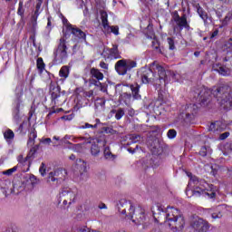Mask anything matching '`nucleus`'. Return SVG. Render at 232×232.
I'll use <instances>...</instances> for the list:
<instances>
[{
  "mask_svg": "<svg viewBox=\"0 0 232 232\" xmlns=\"http://www.w3.org/2000/svg\"><path fill=\"white\" fill-rule=\"evenodd\" d=\"M72 137H73V136L65 135V136H64V139H65V140H72Z\"/></svg>",
  "mask_w": 232,
  "mask_h": 232,
  "instance_id": "61",
  "label": "nucleus"
},
{
  "mask_svg": "<svg viewBox=\"0 0 232 232\" xmlns=\"http://www.w3.org/2000/svg\"><path fill=\"white\" fill-rule=\"evenodd\" d=\"M17 160H18V162L20 163V164H24V160L23 159V156H18V158H17Z\"/></svg>",
  "mask_w": 232,
  "mask_h": 232,
  "instance_id": "56",
  "label": "nucleus"
},
{
  "mask_svg": "<svg viewBox=\"0 0 232 232\" xmlns=\"http://www.w3.org/2000/svg\"><path fill=\"white\" fill-rule=\"evenodd\" d=\"M131 142H139L140 141V135L139 134H131L130 137Z\"/></svg>",
  "mask_w": 232,
  "mask_h": 232,
  "instance_id": "39",
  "label": "nucleus"
},
{
  "mask_svg": "<svg viewBox=\"0 0 232 232\" xmlns=\"http://www.w3.org/2000/svg\"><path fill=\"white\" fill-rule=\"evenodd\" d=\"M42 142L44 144H50L52 142V139H50V138L44 139V140H42Z\"/></svg>",
  "mask_w": 232,
  "mask_h": 232,
  "instance_id": "53",
  "label": "nucleus"
},
{
  "mask_svg": "<svg viewBox=\"0 0 232 232\" xmlns=\"http://www.w3.org/2000/svg\"><path fill=\"white\" fill-rule=\"evenodd\" d=\"M91 75L92 78L97 79V81H102L104 79V74L99 69L92 68Z\"/></svg>",
  "mask_w": 232,
  "mask_h": 232,
  "instance_id": "21",
  "label": "nucleus"
},
{
  "mask_svg": "<svg viewBox=\"0 0 232 232\" xmlns=\"http://www.w3.org/2000/svg\"><path fill=\"white\" fill-rule=\"evenodd\" d=\"M125 64L127 66L128 72H130V70H132V68H137V62H135L133 60H126L125 59Z\"/></svg>",
  "mask_w": 232,
  "mask_h": 232,
  "instance_id": "28",
  "label": "nucleus"
},
{
  "mask_svg": "<svg viewBox=\"0 0 232 232\" xmlns=\"http://www.w3.org/2000/svg\"><path fill=\"white\" fill-rule=\"evenodd\" d=\"M128 152L129 153H135V150L131 149V148H129L128 149Z\"/></svg>",
  "mask_w": 232,
  "mask_h": 232,
  "instance_id": "63",
  "label": "nucleus"
},
{
  "mask_svg": "<svg viewBox=\"0 0 232 232\" xmlns=\"http://www.w3.org/2000/svg\"><path fill=\"white\" fill-rule=\"evenodd\" d=\"M130 90H131V94H132V97L134 99H140V94L139 93L140 90V86L139 84H131L130 86Z\"/></svg>",
  "mask_w": 232,
  "mask_h": 232,
  "instance_id": "20",
  "label": "nucleus"
},
{
  "mask_svg": "<svg viewBox=\"0 0 232 232\" xmlns=\"http://www.w3.org/2000/svg\"><path fill=\"white\" fill-rule=\"evenodd\" d=\"M14 137L15 134L14 133L13 130L7 129L5 131H4V138L7 143L12 144Z\"/></svg>",
  "mask_w": 232,
  "mask_h": 232,
  "instance_id": "19",
  "label": "nucleus"
},
{
  "mask_svg": "<svg viewBox=\"0 0 232 232\" xmlns=\"http://www.w3.org/2000/svg\"><path fill=\"white\" fill-rule=\"evenodd\" d=\"M39 171H40L42 177H44V175H46V165H44V163L41 164Z\"/></svg>",
  "mask_w": 232,
  "mask_h": 232,
  "instance_id": "40",
  "label": "nucleus"
},
{
  "mask_svg": "<svg viewBox=\"0 0 232 232\" xmlns=\"http://www.w3.org/2000/svg\"><path fill=\"white\" fill-rule=\"evenodd\" d=\"M69 30H71V34L74 35L75 39H80L81 41H84V43H86V33L82 32V30L72 25L69 26Z\"/></svg>",
  "mask_w": 232,
  "mask_h": 232,
  "instance_id": "12",
  "label": "nucleus"
},
{
  "mask_svg": "<svg viewBox=\"0 0 232 232\" xmlns=\"http://www.w3.org/2000/svg\"><path fill=\"white\" fill-rule=\"evenodd\" d=\"M100 142L101 140H96V141L92 143L91 155H92V157H99V154L101 153V147H99Z\"/></svg>",
  "mask_w": 232,
  "mask_h": 232,
  "instance_id": "17",
  "label": "nucleus"
},
{
  "mask_svg": "<svg viewBox=\"0 0 232 232\" xmlns=\"http://www.w3.org/2000/svg\"><path fill=\"white\" fill-rule=\"evenodd\" d=\"M101 19L103 28L110 29V24L108 23V13H106V11H101Z\"/></svg>",
  "mask_w": 232,
  "mask_h": 232,
  "instance_id": "23",
  "label": "nucleus"
},
{
  "mask_svg": "<svg viewBox=\"0 0 232 232\" xmlns=\"http://www.w3.org/2000/svg\"><path fill=\"white\" fill-rule=\"evenodd\" d=\"M169 50H175V40L173 38H167Z\"/></svg>",
  "mask_w": 232,
  "mask_h": 232,
  "instance_id": "38",
  "label": "nucleus"
},
{
  "mask_svg": "<svg viewBox=\"0 0 232 232\" xmlns=\"http://www.w3.org/2000/svg\"><path fill=\"white\" fill-rule=\"evenodd\" d=\"M109 52H110V55L114 59H121V53H119V46L113 45Z\"/></svg>",
  "mask_w": 232,
  "mask_h": 232,
  "instance_id": "25",
  "label": "nucleus"
},
{
  "mask_svg": "<svg viewBox=\"0 0 232 232\" xmlns=\"http://www.w3.org/2000/svg\"><path fill=\"white\" fill-rule=\"evenodd\" d=\"M70 160H75V155L72 154L70 157H69Z\"/></svg>",
  "mask_w": 232,
  "mask_h": 232,
  "instance_id": "64",
  "label": "nucleus"
},
{
  "mask_svg": "<svg viewBox=\"0 0 232 232\" xmlns=\"http://www.w3.org/2000/svg\"><path fill=\"white\" fill-rule=\"evenodd\" d=\"M63 206H68V204L70 205V201L68 199L64 198L63 201Z\"/></svg>",
  "mask_w": 232,
  "mask_h": 232,
  "instance_id": "59",
  "label": "nucleus"
},
{
  "mask_svg": "<svg viewBox=\"0 0 232 232\" xmlns=\"http://www.w3.org/2000/svg\"><path fill=\"white\" fill-rule=\"evenodd\" d=\"M29 181L32 184L33 188H34V186H37V184H41V180L39 179H37V177L31 175L29 177Z\"/></svg>",
  "mask_w": 232,
  "mask_h": 232,
  "instance_id": "32",
  "label": "nucleus"
},
{
  "mask_svg": "<svg viewBox=\"0 0 232 232\" xmlns=\"http://www.w3.org/2000/svg\"><path fill=\"white\" fill-rule=\"evenodd\" d=\"M115 70L119 75H126L128 73V67L126 65V59L118 61L115 63Z\"/></svg>",
  "mask_w": 232,
  "mask_h": 232,
  "instance_id": "11",
  "label": "nucleus"
},
{
  "mask_svg": "<svg viewBox=\"0 0 232 232\" xmlns=\"http://www.w3.org/2000/svg\"><path fill=\"white\" fill-rule=\"evenodd\" d=\"M39 16H36L35 14H33L32 16V19H31V22H32V24H33V28H37V19H38Z\"/></svg>",
  "mask_w": 232,
  "mask_h": 232,
  "instance_id": "41",
  "label": "nucleus"
},
{
  "mask_svg": "<svg viewBox=\"0 0 232 232\" xmlns=\"http://www.w3.org/2000/svg\"><path fill=\"white\" fill-rule=\"evenodd\" d=\"M117 208L121 215H124L127 220H131L135 226H142L146 222V211L142 207H137L131 201L121 198L117 203Z\"/></svg>",
  "mask_w": 232,
  "mask_h": 232,
  "instance_id": "4",
  "label": "nucleus"
},
{
  "mask_svg": "<svg viewBox=\"0 0 232 232\" xmlns=\"http://www.w3.org/2000/svg\"><path fill=\"white\" fill-rule=\"evenodd\" d=\"M115 112V119L117 121H121V117H124V109L120 108L117 111H114Z\"/></svg>",
  "mask_w": 232,
  "mask_h": 232,
  "instance_id": "33",
  "label": "nucleus"
},
{
  "mask_svg": "<svg viewBox=\"0 0 232 232\" xmlns=\"http://www.w3.org/2000/svg\"><path fill=\"white\" fill-rule=\"evenodd\" d=\"M212 218H214V220H217V218H222V213H220V212L213 213L212 214Z\"/></svg>",
  "mask_w": 232,
  "mask_h": 232,
  "instance_id": "48",
  "label": "nucleus"
},
{
  "mask_svg": "<svg viewBox=\"0 0 232 232\" xmlns=\"http://www.w3.org/2000/svg\"><path fill=\"white\" fill-rule=\"evenodd\" d=\"M152 213L156 222L164 220L165 226H168L173 232L181 231V229H184V226H186L184 215H182L179 208L168 207L166 211H164L162 207L157 205Z\"/></svg>",
  "mask_w": 232,
  "mask_h": 232,
  "instance_id": "3",
  "label": "nucleus"
},
{
  "mask_svg": "<svg viewBox=\"0 0 232 232\" xmlns=\"http://www.w3.org/2000/svg\"><path fill=\"white\" fill-rule=\"evenodd\" d=\"M171 23L174 34H180L183 28L189 30V24H188L186 15L180 16L178 12L174 14Z\"/></svg>",
  "mask_w": 232,
  "mask_h": 232,
  "instance_id": "6",
  "label": "nucleus"
},
{
  "mask_svg": "<svg viewBox=\"0 0 232 232\" xmlns=\"http://www.w3.org/2000/svg\"><path fill=\"white\" fill-rule=\"evenodd\" d=\"M188 177H190L188 186L192 188L193 197H205V198H215L217 194L213 191V185L206 182V180H199L197 176L188 172Z\"/></svg>",
  "mask_w": 232,
  "mask_h": 232,
  "instance_id": "5",
  "label": "nucleus"
},
{
  "mask_svg": "<svg viewBox=\"0 0 232 232\" xmlns=\"http://www.w3.org/2000/svg\"><path fill=\"white\" fill-rule=\"evenodd\" d=\"M35 139H37V132L35 131V130H34L29 134V139H28V141H27V146L32 148L34 146V144H35Z\"/></svg>",
  "mask_w": 232,
  "mask_h": 232,
  "instance_id": "24",
  "label": "nucleus"
},
{
  "mask_svg": "<svg viewBox=\"0 0 232 232\" xmlns=\"http://www.w3.org/2000/svg\"><path fill=\"white\" fill-rule=\"evenodd\" d=\"M152 46L153 48H155L156 50L159 49V43L155 40L152 41Z\"/></svg>",
  "mask_w": 232,
  "mask_h": 232,
  "instance_id": "55",
  "label": "nucleus"
},
{
  "mask_svg": "<svg viewBox=\"0 0 232 232\" xmlns=\"http://www.w3.org/2000/svg\"><path fill=\"white\" fill-rule=\"evenodd\" d=\"M227 128V125L223 121H218L210 124L209 131H224Z\"/></svg>",
  "mask_w": 232,
  "mask_h": 232,
  "instance_id": "14",
  "label": "nucleus"
},
{
  "mask_svg": "<svg viewBox=\"0 0 232 232\" xmlns=\"http://www.w3.org/2000/svg\"><path fill=\"white\" fill-rule=\"evenodd\" d=\"M15 171H17V166L3 171V175H7L8 177H10V175L15 173Z\"/></svg>",
  "mask_w": 232,
  "mask_h": 232,
  "instance_id": "37",
  "label": "nucleus"
},
{
  "mask_svg": "<svg viewBox=\"0 0 232 232\" xmlns=\"http://www.w3.org/2000/svg\"><path fill=\"white\" fill-rule=\"evenodd\" d=\"M167 136L169 139H175V137H177V130H175V129L169 130Z\"/></svg>",
  "mask_w": 232,
  "mask_h": 232,
  "instance_id": "36",
  "label": "nucleus"
},
{
  "mask_svg": "<svg viewBox=\"0 0 232 232\" xmlns=\"http://www.w3.org/2000/svg\"><path fill=\"white\" fill-rule=\"evenodd\" d=\"M197 12L199 17H201V19L204 21V23H208V13H206V11H204V9L200 6L197 7Z\"/></svg>",
  "mask_w": 232,
  "mask_h": 232,
  "instance_id": "27",
  "label": "nucleus"
},
{
  "mask_svg": "<svg viewBox=\"0 0 232 232\" xmlns=\"http://www.w3.org/2000/svg\"><path fill=\"white\" fill-rule=\"evenodd\" d=\"M40 14H41V12H39V10L36 9V10L34 11V14L33 15H36V16L39 17Z\"/></svg>",
  "mask_w": 232,
  "mask_h": 232,
  "instance_id": "60",
  "label": "nucleus"
},
{
  "mask_svg": "<svg viewBox=\"0 0 232 232\" xmlns=\"http://www.w3.org/2000/svg\"><path fill=\"white\" fill-rule=\"evenodd\" d=\"M217 72H219L220 75H223L224 77H227L229 75H231V69L224 66V65H220L219 67H218L216 69Z\"/></svg>",
  "mask_w": 232,
  "mask_h": 232,
  "instance_id": "22",
  "label": "nucleus"
},
{
  "mask_svg": "<svg viewBox=\"0 0 232 232\" xmlns=\"http://www.w3.org/2000/svg\"><path fill=\"white\" fill-rule=\"evenodd\" d=\"M84 97H88L89 99L90 97H93V91L85 92Z\"/></svg>",
  "mask_w": 232,
  "mask_h": 232,
  "instance_id": "50",
  "label": "nucleus"
},
{
  "mask_svg": "<svg viewBox=\"0 0 232 232\" xmlns=\"http://www.w3.org/2000/svg\"><path fill=\"white\" fill-rule=\"evenodd\" d=\"M197 111H198V106L195 103H190L185 106V111L182 113L185 115L187 121H192L195 115H197Z\"/></svg>",
  "mask_w": 232,
  "mask_h": 232,
  "instance_id": "9",
  "label": "nucleus"
},
{
  "mask_svg": "<svg viewBox=\"0 0 232 232\" xmlns=\"http://www.w3.org/2000/svg\"><path fill=\"white\" fill-rule=\"evenodd\" d=\"M74 151H82V145L78 143L73 145Z\"/></svg>",
  "mask_w": 232,
  "mask_h": 232,
  "instance_id": "44",
  "label": "nucleus"
},
{
  "mask_svg": "<svg viewBox=\"0 0 232 232\" xmlns=\"http://www.w3.org/2000/svg\"><path fill=\"white\" fill-rule=\"evenodd\" d=\"M199 155H201V157H206V155H208V149L206 147H202L199 151Z\"/></svg>",
  "mask_w": 232,
  "mask_h": 232,
  "instance_id": "42",
  "label": "nucleus"
},
{
  "mask_svg": "<svg viewBox=\"0 0 232 232\" xmlns=\"http://www.w3.org/2000/svg\"><path fill=\"white\" fill-rule=\"evenodd\" d=\"M107 34H114V35H119V26H110L109 29L103 28Z\"/></svg>",
  "mask_w": 232,
  "mask_h": 232,
  "instance_id": "29",
  "label": "nucleus"
},
{
  "mask_svg": "<svg viewBox=\"0 0 232 232\" xmlns=\"http://www.w3.org/2000/svg\"><path fill=\"white\" fill-rule=\"evenodd\" d=\"M46 28L48 30H52V16H48V18H47V26H46Z\"/></svg>",
  "mask_w": 232,
  "mask_h": 232,
  "instance_id": "47",
  "label": "nucleus"
},
{
  "mask_svg": "<svg viewBox=\"0 0 232 232\" xmlns=\"http://www.w3.org/2000/svg\"><path fill=\"white\" fill-rule=\"evenodd\" d=\"M88 128H93V125H92L90 123H85L84 125L80 126L79 130H86Z\"/></svg>",
  "mask_w": 232,
  "mask_h": 232,
  "instance_id": "45",
  "label": "nucleus"
},
{
  "mask_svg": "<svg viewBox=\"0 0 232 232\" xmlns=\"http://www.w3.org/2000/svg\"><path fill=\"white\" fill-rule=\"evenodd\" d=\"M223 48H224L225 52H227V53H231V52H232V38L228 39V41L225 43Z\"/></svg>",
  "mask_w": 232,
  "mask_h": 232,
  "instance_id": "30",
  "label": "nucleus"
},
{
  "mask_svg": "<svg viewBox=\"0 0 232 232\" xmlns=\"http://www.w3.org/2000/svg\"><path fill=\"white\" fill-rule=\"evenodd\" d=\"M37 68L40 72V73H43L44 72V62L43 61V58H38L36 62Z\"/></svg>",
  "mask_w": 232,
  "mask_h": 232,
  "instance_id": "31",
  "label": "nucleus"
},
{
  "mask_svg": "<svg viewBox=\"0 0 232 232\" xmlns=\"http://www.w3.org/2000/svg\"><path fill=\"white\" fill-rule=\"evenodd\" d=\"M61 175H63L62 169H56L48 174L47 181L49 182H58L59 179H61Z\"/></svg>",
  "mask_w": 232,
  "mask_h": 232,
  "instance_id": "15",
  "label": "nucleus"
},
{
  "mask_svg": "<svg viewBox=\"0 0 232 232\" xmlns=\"http://www.w3.org/2000/svg\"><path fill=\"white\" fill-rule=\"evenodd\" d=\"M68 47L66 46V39L61 38L56 51L54 52V62L56 64H61L68 59Z\"/></svg>",
  "mask_w": 232,
  "mask_h": 232,
  "instance_id": "7",
  "label": "nucleus"
},
{
  "mask_svg": "<svg viewBox=\"0 0 232 232\" xmlns=\"http://www.w3.org/2000/svg\"><path fill=\"white\" fill-rule=\"evenodd\" d=\"M232 19V14L231 13H228L225 18L222 20V25L223 26H227V24H229V22L231 21Z\"/></svg>",
  "mask_w": 232,
  "mask_h": 232,
  "instance_id": "35",
  "label": "nucleus"
},
{
  "mask_svg": "<svg viewBox=\"0 0 232 232\" xmlns=\"http://www.w3.org/2000/svg\"><path fill=\"white\" fill-rule=\"evenodd\" d=\"M100 68H102V70L108 71L109 65H108V63H106L104 62H101Z\"/></svg>",
  "mask_w": 232,
  "mask_h": 232,
  "instance_id": "46",
  "label": "nucleus"
},
{
  "mask_svg": "<svg viewBox=\"0 0 232 232\" xmlns=\"http://www.w3.org/2000/svg\"><path fill=\"white\" fill-rule=\"evenodd\" d=\"M102 146H104L103 149V157L107 160H115V155L111 153V150H110V147L106 146V140H103Z\"/></svg>",
  "mask_w": 232,
  "mask_h": 232,
  "instance_id": "16",
  "label": "nucleus"
},
{
  "mask_svg": "<svg viewBox=\"0 0 232 232\" xmlns=\"http://www.w3.org/2000/svg\"><path fill=\"white\" fill-rule=\"evenodd\" d=\"M37 150H39V145H35L34 147H32V149L30 150L31 153H35L37 151Z\"/></svg>",
  "mask_w": 232,
  "mask_h": 232,
  "instance_id": "52",
  "label": "nucleus"
},
{
  "mask_svg": "<svg viewBox=\"0 0 232 232\" xmlns=\"http://www.w3.org/2000/svg\"><path fill=\"white\" fill-rule=\"evenodd\" d=\"M217 35H218V31H215V32L212 34L211 38L217 37Z\"/></svg>",
  "mask_w": 232,
  "mask_h": 232,
  "instance_id": "62",
  "label": "nucleus"
},
{
  "mask_svg": "<svg viewBox=\"0 0 232 232\" xmlns=\"http://www.w3.org/2000/svg\"><path fill=\"white\" fill-rule=\"evenodd\" d=\"M191 227L198 232H208L209 229V223L202 218L195 217L191 220Z\"/></svg>",
  "mask_w": 232,
  "mask_h": 232,
  "instance_id": "8",
  "label": "nucleus"
},
{
  "mask_svg": "<svg viewBox=\"0 0 232 232\" xmlns=\"http://www.w3.org/2000/svg\"><path fill=\"white\" fill-rule=\"evenodd\" d=\"M70 75V67L67 65L63 66L59 71V76L61 77V81H66Z\"/></svg>",
  "mask_w": 232,
  "mask_h": 232,
  "instance_id": "18",
  "label": "nucleus"
},
{
  "mask_svg": "<svg viewBox=\"0 0 232 232\" xmlns=\"http://www.w3.org/2000/svg\"><path fill=\"white\" fill-rule=\"evenodd\" d=\"M49 89L51 92V97L53 101L61 97V86H59L57 82L51 81Z\"/></svg>",
  "mask_w": 232,
  "mask_h": 232,
  "instance_id": "10",
  "label": "nucleus"
},
{
  "mask_svg": "<svg viewBox=\"0 0 232 232\" xmlns=\"http://www.w3.org/2000/svg\"><path fill=\"white\" fill-rule=\"evenodd\" d=\"M80 162L82 163V166L83 167V171H85V169H86V163H85V161L82 160H80Z\"/></svg>",
  "mask_w": 232,
  "mask_h": 232,
  "instance_id": "57",
  "label": "nucleus"
},
{
  "mask_svg": "<svg viewBox=\"0 0 232 232\" xmlns=\"http://www.w3.org/2000/svg\"><path fill=\"white\" fill-rule=\"evenodd\" d=\"M175 75L173 71H166L159 63L153 62L150 69L144 68L142 70L140 79L142 84H153L159 90L160 86H166L175 79Z\"/></svg>",
  "mask_w": 232,
  "mask_h": 232,
  "instance_id": "2",
  "label": "nucleus"
},
{
  "mask_svg": "<svg viewBox=\"0 0 232 232\" xmlns=\"http://www.w3.org/2000/svg\"><path fill=\"white\" fill-rule=\"evenodd\" d=\"M196 95L201 106H206L209 97L213 95L223 110H232V90L227 84L214 86L211 90L201 86L197 89Z\"/></svg>",
  "mask_w": 232,
  "mask_h": 232,
  "instance_id": "1",
  "label": "nucleus"
},
{
  "mask_svg": "<svg viewBox=\"0 0 232 232\" xmlns=\"http://www.w3.org/2000/svg\"><path fill=\"white\" fill-rule=\"evenodd\" d=\"M14 119L16 122H19L20 121V118H19V113H16L14 116Z\"/></svg>",
  "mask_w": 232,
  "mask_h": 232,
  "instance_id": "58",
  "label": "nucleus"
},
{
  "mask_svg": "<svg viewBox=\"0 0 232 232\" xmlns=\"http://www.w3.org/2000/svg\"><path fill=\"white\" fill-rule=\"evenodd\" d=\"M61 195L62 197H63V198H65V200L69 201V206H72V204L75 202V194L73 193V191H72L71 188H64L62 191Z\"/></svg>",
  "mask_w": 232,
  "mask_h": 232,
  "instance_id": "13",
  "label": "nucleus"
},
{
  "mask_svg": "<svg viewBox=\"0 0 232 232\" xmlns=\"http://www.w3.org/2000/svg\"><path fill=\"white\" fill-rule=\"evenodd\" d=\"M3 232H19V229L17 227L6 228Z\"/></svg>",
  "mask_w": 232,
  "mask_h": 232,
  "instance_id": "49",
  "label": "nucleus"
},
{
  "mask_svg": "<svg viewBox=\"0 0 232 232\" xmlns=\"http://www.w3.org/2000/svg\"><path fill=\"white\" fill-rule=\"evenodd\" d=\"M99 209H108V207L106 206V204L104 203H101L99 206H98Z\"/></svg>",
  "mask_w": 232,
  "mask_h": 232,
  "instance_id": "54",
  "label": "nucleus"
},
{
  "mask_svg": "<svg viewBox=\"0 0 232 232\" xmlns=\"http://www.w3.org/2000/svg\"><path fill=\"white\" fill-rule=\"evenodd\" d=\"M24 93V87L23 85H18L15 90V95L18 102H21V97H23Z\"/></svg>",
  "mask_w": 232,
  "mask_h": 232,
  "instance_id": "26",
  "label": "nucleus"
},
{
  "mask_svg": "<svg viewBox=\"0 0 232 232\" xmlns=\"http://www.w3.org/2000/svg\"><path fill=\"white\" fill-rule=\"evenodd\" d=\"M30 125H28V121H23L22 124H20L17 131H19L20 133H24V131H26V130L29 128Z\"/></svg>",
  "mask_w": 232,
  "mask_h": 232,
  "instance_id": "34",
  "label": "nucleus"
},
{
  "mask_svg": "<svg viewBox=\"0 0 232 232\" xmlns=\"http://www.w3.org/2000/svg\"><path fill=\"white\" fill-rule=\"evenodd\" d=\"M71 140H72V142H79V140H84V138L83 137L75 138L72 136V138H71Z\"/></svg>",
  "mask_w": 232,
  "mask_h": 232,
  "instance_id": "51",
  "label": "nucleus"
},
{
  "mask_svg": "<svg viewBox=\"0 0 232 232\" xmlns=\"http://www.w3.org/2000/svg\"><path fill=\"white\" fill-rule=\"evenodd\" d=\"M229 137V132H224L219 135V140H226Z\"/></svg>",
  "mask_w": 232,
  "mask_h": 232,
  "instance_id": "43",
  "label": "nucleus"
}]
</instances>
